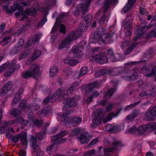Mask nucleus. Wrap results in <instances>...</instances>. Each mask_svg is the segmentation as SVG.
Instances as JSON below:
<instances>
[{
  "mask_svg": "<svg viewBox=\"0 0 156 156\" xmlns=\"http://www.w3.org/2000/svg\"><path fill=\"white\" fill-rule=\"evenodd\" d=\"M79 97L78 96H75L70 98L69 99H66L63 101L64 104H66L62 108L63 113H58L57 114V119L58 121L61 122V123L63 125H67L69 123L68 121V115L72 112L69 110L68 107H74L78 104V100Z\"/></svg>",
  "mask_w": 156,
  "mask_h": 156,
  "instance_id": "obj_1",
  "label": "nucleus"
},
{
  "mask_svg": "<svg viewBox=\"0 0 156 156\" xmlns=\"http://www.w3.org/2000/svg\"><path fill=\"white\" fill-rule=\"evenodd\" d=\"M89 26L87 25V23H81L79 27L80 31L78 30L71 32L67 37L58 44L57 47L58 49L61 50L68 48L73 41L81 35V32L85 30Z\"/></svg>",
  "mask_w": 156,
  "mask_h": 156,
  "instance_id": "obj_2",
  "label": "nucleus"
},
{
  "mask_svg": "<svg viewBox=\"0 0 156 156\" xmlns=\"http://www.w3.org/2000/svg\"><path fill=\"white\" fill-rule=\"evenodd\" d=\"M74 89L73 87H71L66 90L62 88H59L56 90L53 94V96H48L43 101L44 105L48 104L49 102L52 103L55 101L57 98H66L68 95H71L74 91Z\"/></svg>",
  "mask_w": 156,
  "mask_h": 156,
  "instance_id": "obj_3",
  "label": "nucleus"
},
{
  "mask_svg": "<svg viewBox=\"0 0 156 156\" xmlns=\"http://www.w3.org/2000/svg\"><path fill=\"white\" fill-rule=\"evenodd\" d=\"M19 4H22L24 6L27 5V2H23V1H22L21 2H18V3L17 2H14L13 3V5L15 7L12 6L9 8L6 6H4L3 7V8L9 14L14 12L15 11H16L17 9H18L19 11L16 12L15 14L17 16L21 15L23 17L22 18L20 19L19 20L22 21L24 20L26 17L25 16L23 12V10L21 6L19 5Z\"/></svg>",
  "mask_w": 156,
  "mask_h": 156,
  "instance_id": "obj_4",
  "label": "nucleus"
},
{
  "mask_svg": "<svg viewBox=\"0 0 156 156\" xmlns=\"http://www.w3.org/2000/svg\"><path fill=\"white\" fill-rule=\"evenodd\" d=\"M105 113L103 112V110L98 109L95 113L94 118L93 119V122L94 124L96 125H98L101 123L102 121L104 123H105L108 121L111 120L112 117H116L115 114L113 113H111L106 116L105 119H104Z\"/></svg>",
  "mask_w": 156,
  "mask_h": 156,
  "instance_id": "obj_5",
  "label": "nucleus"
},
{
  "mask_svg": "<svg viewBox=\"0 0 156 156\" xmlns=\"http://www.w3.org/2000/svg\"><path fill=\"white\" fill-rule=\"evenodd\" d=\"M113 36L116 37V35L114 33L112 34H105L103 30L101 29L100 32H98L95 35L93 40V43H95L98 42H102L106 44L112 41Z\"/></svg>",
  "mask_w": 156,
  "mask_h": 156,
  "instance_id": "obj_6",
  "label": "nucleus"
},
{
  "mask_svg": "<svg viewBox=\"0 0 156 156\" xmlns=\"http://www.w3.org/2000/svg\"><path fill=\"white\" fill-rule=\"evenodd\" d=\"M20 67L19 64H16V61H14L11 63L9 61H7L0 66V73L4 71L9 67L4 76L7 77L12 74L15 71L19 69Z\"/></svg>",
  "mask_w": 156,
  "mask_h": 156,
  "instance_id": "obj_7",
  "label": "nucleus"
},
{
  "mask_svg": "<svg viewBox=\"0 0 156 156\" xmlns=\"http://www.w3.org/2000/svg\"><path fill=\"white\" fill-rule=\"evenodd\" d=\"M66 133V132L65 131H62L57 135L52 136L51 139L52 144L47 147V151L48 152L50 151L53 148L54 144H57L65 142L66 141V139L61 137L65 136Z\"/></svg>",
  "mask_w": 156,
  "mask_h": 156,
  "instance_id": "obj_8",
  "label": "nucleus"
},
{
  "mask_svg": "<svg viewBox=\"0 0 156 156\" xmlns=\"http://www.w3.org/2000/svg\"><path fill=\"white\" fill-rule=\"evenodd\" d=\"M139 82L140 83L141 82L140 87L148 89L146 91L140 94H139L140 98L146 96L151 97V96L154 95L156 93V85L153 84H152L150 83L143 85L142 84L143 82L142 80H140Z\"/></svg>",
  "mask_w": 156,
  "mask_h": 156,
  "instance_id": "obj_9",
  "label": "nucleus"
},
{
  "mask_svg": "<svg viewBox=\"0 0 156 156\" xmlns=\"http://www.w3.org/2000/svg\"><path fill=\"white\" fill-rule=\"evenodd\" d=\"M120 126H122L121 128H120V126L118 125H112L108 124L104 127L103 129L104 131L106 132L115 133L124 129V126L123 124L121 125Z\"/></svg>",
  "mask_w": 156,
  "mask_h": 156,
  "instance_id": "obj_10",
  "label": "nucleus"
},
{
  "mask_svg": "<svg viewBox=\"0 0 156 156\" xmlns=\"http://www.w3.org/2000/svg\"><path fill=\"white\" fill-rule=\"evenodd\" d=\"M152 67L151 66L147 67L145 66L142 69V72L144 75L147 77L151 76L154 75V79L156 81V65L151 70L150 68Z\"/></svg>",
  "mask_w": 156,
  "mask_h": 156,
  "instance_id": "obj_11",
  "label": "nucleus"
},
{
  "mask_svg": "<svg viewBox=\"0 0 156 156\" xmlns=\"http://www.w3.org/2000/svg\"><path fill=\"white\" fill-rule=\"evenodd\" d=\"M40 108V105L36 103L30 104L27 107V113L28 115L29 119H32L34 118V115L33 112L39 110Z\"/></svg>",
  "mask_w": 156,
  "mask_h": 156,
  "instance_id": "obj_12",
  "label": "nucleus"
},
{
  "mask_svg": "<svg viewBox=\"0 0 156 156\" xmlns=\"http://www.w3.org/2000/svg\"><path fill=\"white\" fill-rule=\"evenodd\" d=\"M90 60L94 62L103 64L108 62V58L105 56L96 55L91 56L90 58Z\"/></svg>",
  "mask_w": 156,
  "mask_h": 156,
  "instance_id": "obj_13",
  "label": "nucleus"
},
{
  "mask_svg": "<svg viewBox=\"0 0 156 156\" xmlns=\"http://www.w3.org/2000/svg\"><path fill=\"white\" fill-rule=\"evenodd\" d=\"M152 26V24H151L149 25L148 27L144 26L142 27H141L140 26H137V28H136V30L135 31V34L136 36L134 38L133 40L134 41L136 40L137 38L140 37L146 31L148 28H150Z\"/></svg>",
  "mask_w": 156,
  "mask_h": 156,
  "instance_id": "obj_14",
  "label": "nucleus"
},
{
  "mask_svg": "<svg viewBox=\"0 0 156 156\" xmlns=\"http://www.w3.org/2000/svg\"><path fill=\"white\" fill-rule=\"evenodd\" d=\"M132 22V19L129 17L127 16L122 23V25L123 26H125V28L128 30L127 32H125L126 35H130L131 34V31L130 29L132 27L131 25Z\"/></svg>",
  "mask_w": 156,
  "mask_h": 156,
  "instance_id": "obj_15",
  "label": "nucleus"
},
{
  "mask_svg": "<svg viewBox=\"0 0 156 156\" xmlns=\"http://www.w3.org/2000/svg\"><path fill=\"white\" fill-rule=\"evenodd\" d=\"M91 0L86 1L85 3L83 4H80L76 6L77 10L76 12H79L82 11L83 13L87 11L89 9V7L90 6V3Z\"/></svg>",
  "mask_w": 156,
  "mask_h": 156,
  "instance_id": "obj_16",
  "label": "nucleus"
},
{
  "mask_svg": "<svg viewBox=\"0 0 156 156\" xmlns=\"http://www.w3.org/2000/svg\"><path fill=\"white\" fill-rule=\"evenodd\" d=\"M145 117L147 120H149L156 118V105L152 109L147 110L145 114Z\"/></svg>",
  "mask_w": 156,
  "mask_h": 156,
  "instance_id": "obj_17",
  "label": "nucleus"
},
{
  "mask_svg": "<svg viewBox=\"0 0 156 156\" xmlns=\"http://www.w3.org/2000/svg\"><path fill=\"white\" fill-rule=\"evenodd\" d=\"M29 69L33 76V77L35 78L39 76L40 72V66L37 64H35L31 65L29 68Z\"/></svg>",
  "mask_w": 156,
  "mask_h": 156,
  "instance_id": "obj_18",
  "label": "nucleus"
},
{
  "mask_svg": "<svg viewBox=\"0 0 156 156\" xmlns=\"http://www.w3.org/2000/svg\"><path fill=\"white\" fill-rule=\"evenodd\" d=\"M42 36L41 33L35 34L33 37L29 39L25 45V47L27 48L32 44L38 42Z\"/></svg>",
  "mask_w": 156,
  "mask_h": 156,
  "instance_id": "obj_19",
  "label": "nucleus"
},
{
  "mask_svg": "<svg viewBox=\"0 0 156 156\" xmlns=\"http://www.w3.org/2000/svg\"><path fill=\"white\" fill-rule=\"evenodd\" d=\"M37 140L36 139L32 136L31 139V147L33 148L32 151V155H35L36 152H41L39 147L36 144Z\"/></svg>",
  "mask_w": 156,
  "mask_h": 156,
  "instance_id": "obj_20",
  "label": "nucleus"
},
{
  "mask_svg": "<svg viewBox=\"0 0 156 156\" xmlns=\"http://www.w3.org/2000/svg\"><path fill=\"white\" fill-rule=\"evenodd\" d=\"M138 76V74L136 73L129 72L127 73L126 75L123 77V78L126 81H132L137 79Z\"/></svg>",
  "mask_w": 156,
  "mask_h": 156,
  "instance_id": "obj_21",
  "label": "nucleus"
},
{
  "mask_svg": "<svg viewBox=\"0 0 156 156\" xmlns=\"http://www.w3.org/2000/svg\"><path fill=\"white\" fill-rule=\"evenodd\" d=\"M121 144L119 142H116L114 143L113 146L112 148H104L103 150L104 154L105 155L111 151L118 149L119 147L120 146Z\"/></svg>",
  "mask_w": 156,
  "mask_h": 156,
  "instance_id": "obj_22",
  "label": "nucleus"
},
{
  "mask_svg": "<svg viewBox=\"0 0 156 156\" xmlns=\"http://www.w3.org/2000/svg\"><path fill=\"white\" fill-rule=\"evenodd\" d=\"M90 138L89 134L88 133H85L79 136H77L76 138V139H79L80 142L82 144L88 143Z\"/></svg>",
  "mask_w": 156,
  "mask_h": 156,
  "instance_id": "obj_23",
  "label": "nucleus"
},
{
  "mask_svg": "<svg viewBox=\"0 0 156 156\" xmlns=\"http://www.w3.org/2000/svg\"><path fill=\"white\" fill-rule=\"evenodd\" d=\"M27 134L26 132L23 133L21 137V145L22 148L26 149L28 144V141L27 139Z\"/></svg>",
  "mask_w": 156,
  "mask_h": 156,
  "instance_id": "obj_24",
  "label": "nucleus"
},
{
  "mask_svg": "<svg viewBox=\"0 0 156 156\" xmlns=\"http://www.w3.org/2000/svg\"><path fill=\"white\" fill-rule=\"evenodd\" d=\"M79 47L77 46L73 47L72 50L73 54V56L76 58H80L82 57V53L80 50L79 49Z\"/></svg>",
  "mask_w": 156,
  "mask_h": 156,
  "instance_id": "obj_25",
  "label": "nucleus"
},
{
  "mask_svg": "<svg viewBox=\"0 0 156 156\" xmlns=\"http://www.w3.org/2000/svg\"><path fill=\"white\" fill-rule=\"evenodd\" d=\"M135 2L136 0H128L126 5L122 9V12H126L129 11L131 9Z\"/></svg>",
  "mask_w": 156,
  "mask_h": 156,
  "instance_id": "obj_26",
  "label": "nucleus"
},
{
  "mask_svg": "<svg viewBox=\"0 0 156 156\" xmlns=\"http://www.w3.org/2000/svg\"><path fill=\"white\" fill-rule=\"evenodd\" d=\"M117 0H106L104 5L102 8V11L104 12H106L110 5L113 3H115Z\"/></svg>",
  "mask_w": 156,
  "mask_h": 156,
  "instance_id": "obj_27",
  "label": "nucleus"
},
{
  "mask_svg": "<svg viewBox=\"0 0 156 156\" xmlns=\"http://www.w3.org/2000/svg\"><path fill=\"white\" fill-rule=\"evenodd\" d=\"M23 91V89H20L17 94H15L12 101V103L13 105L16 104L18 102L21 98Z\"/></svg>",
  "mask_w": 156,
  "mask_h": 156,
  "instance_id": "obj_28",
  "label": "nucleus"
},
{
  "mask_svg": "<svg viewBox=\"0 0 156 156\" xmlns=\"http://www.w3.org/2000/svg\"><path fill=\"white\" fill-rule=\"evenodd\" d=\"M78 61L74 59L72 57H67L64 60V62L67 64H69L70 66H74L78 63Z\"/></svg>",
  "mask_w": 156,
  "mask_h": 156,
  "instance_id": "obj_29",
  "label": "nucleus"
},
{
  "mask_svg": "<svg viewBox=\"0 0 156 156\" xmlns=\"http://www.w3.org/2000/svg\"><path fill=\"white\" fill-rule=\"evenodd\" d=\"M112 72L109 70L103 69L100 70L95 74V76L96 78H98L102 76L106 75L107 74H110Z\"/></svg>",
  "mask_w": 156,
  "mask_h": 156,
  "instance_id": "obj_30",
  "label": "nucleus"
},
{
  "mask_svg": "<svg viewBox=\"0 0 156 156\" xmlns=\"http://www.w3.org/2000/svg\"><path fill=\"white\" fill-rule=\"evenodd\" d=\"M148 130H150L148 124L146 125L139 126L137 129V133L142 134Z\"/></svg>",
  "mask_w": 156,
  "mask_h": 156,
  "instance_id": "obj_31",
  "label": "nucleus"
},
{
  "mask_svg": "<svg viewBox=\"0 0 156 156\" xmlns=\"http://www.w3.org/2000/svg\"><path fill=\"white\" fill-rule=\"evenodd\" d=\"M118 83V82L116 81L115 82V87L114 88H111L108 91L105 96V99L109 98H110L112 95L114 93L115 91L116 90V86Z\"/></svg>",
  "mask_w": 156,
  "mask_h": 156,
  "instance_id": "obj_32",
  "label": "nucleus"
},
{
  "mask_svg": "<svg viewBox=\"0 0 156 156\" xmlns=\"http://www.w3.org/2000/svg\"><path fill=\"white\" fill-rule=\"evenodd\" d=\"M15 122V120H13L9 122H5L3 126H2L0 127V134L3 133L5 131L7 130L6 129L7 128V127L12 124L14 123Z\"/></svg>",
  "mask_w": 156,
  "mask_h": 156,
  "instance_id": "obj_33",
  "label": "nucleus"
},
{
  "mask_svg": "<svg viewBox=\"0 0 156 156\" xmlns=\"http://www.w3.org/2000/svg\"><path fill=\"white\" fill-rule=\"evenodd\" d=\"M99 85V84L97 81L92 83L90 84L86 85V90L87 92H90L93 90V88L98 87Z\"/></svg>",
  "mask_w": 156,
  "mask_h": 156,
  "instance_id": "obj_34",
  "label": "nucleus"
},
{
  "mask_svg": "<svg viewBox=\"0 0 156 156\" xmlns=\"http://www.w3.org/2000/svg\"><path fill=\"white\" fill-rule=\"evenodd\" d=\"M82 120V118L75 116L70 121V122L72 126H74L80 124Z\"/></svg>",
  "mask_w": 156,
  "mask_h": 156,
  "instance_id": "obj_35",
  "label": "nucleus"
},
{
  "mask_svg": "<svg viewBox=\"0 0 156 156\" xmlns=\"http://www.w3.org/2000/svg\"><path fill=\"white\" fill-rule=\"evenodd\" d=\"M31 50L30 49H26L24 51L21 53L18 58L19 61L21 60L23 58L27 57L28 55L30 54Z\"/></svg>",
  "mask_w": 156,
  "mask_h": 156,
  "instance_id": "obj_36",
  "label": "nucleus"
},
{
  "mask_svg": "<svg viewBox=\"0 0 156 156\" xmlns=\"http://www.w3.org/2000/svg\"><path fill=\"white\" fill-rule=\"evenodd\" d=\"M51 109L50 107L47 106L44 108L41 111L38 112V115L41 117L47 115Z\"/></svg>",
  "mask_w": 156,
  "mask_h": 156,
  "instance_id": "obj_37",
  "label": "nucleus"
},
{
  "mask_svg": "<svg viewBox=\"0 0 156 156\" xmlns=\"http://www.w3.org/2000/svg\"><path fill=\"white\" fill-rule=\"evenodd\" d=\"M58 72V68L55 66L52 67L49 71V75L50 76H53L55 75Z\"/></svg>",
  "mask_w": 156,
  "mask_h": 156,
  "instance_id": "obj_38",
  "label": "nucleus"
},
{
  "mask_svg": "<svg viewBox=\"0 0 156 156\" xmlns=\"http://www.w3.org/2000/svg\"><path fill=\"white\" fill-rule=\"evenodd\" d=\"M107 56L109 57V58H111L112 61L116 62L119 60L118 59H117L116 58L115 59L113 51L112 49H109L107 51Z\"/></svg>",
  "mask_w": 156,
  "mask_h": 156,
  "instance_id": "obj_39",
  "label": "nucleus"
},
{
  "mask_svg": "<svg viewBox=\"0 0 156 156\" xmlns=\"http://www.w3.org/2000/svg\"><path fill=\"white\" fill-rule=\"evenodd\" d=\"M25 12L27 15H29L32 16H34L36 15L37 13V10L35 9H26L25 11Z\"/></svg>",
  "mask_w": 156,
  "mask_h": 156,
  "instance_id": "obj_40",
  "label": "nucleus"
},
{
  "mask_svg": "<svg viewBox=\"0 0 156 156\" xmlns=\"http://www.w3.org/2000/svg\"><path fill=\"white\" fill-rule=\"evenodd\" d=\"M22 75L24 78L26 79H29L30 77H33V75L29 69L27 71L23 72Z\"/></svg>",
  "mask_w": 156,
  "mask_h": 156,
  "instance_id": "obj_41",
  "label": "nucleus"
},
{
  "mask_svg": "<svg viewBox=\"0 0 156 156\" xmlns=\"http://www.w3.org/2000/svg\"><path fill=\"white\" fill-rule=\"evenodd\" d=\"M41 52L39 50H37L35 51L31 59V61H35L41 55Z\"/></svg>",
  "mask_w": 156,
  "mask_h": 156,
  "instance_id": "obj_42",
  "label": "nucleus"
},
{
  "mask_svg": "<svg viewBox=\"0 0 156 156\" xmlns=\"http://www.w3.org/2000/svg\"><path fill=\"white\" fill-rule=\"evenodd\" d=\"M136 45V44L133 43L129 46V47L124 51V53L125 55H128L131 51L134 49Z\"/></svg>",
  "mask_w": 156,
  "mask_h": 156,
  "instance_id": "obj_43",
  "label": "nucleus"
},
{
  "mask_svg": "<svg viewBox=\"0 0 156 156\" xmlns=\"http://www.w3.org/2000/svg\"><path fill=\"white\" fill-rule=\"evenodd\" d=\"M108 20V17H106V14H104L100 19L99 20V23L100 25L105 23V22H107Z\"/></svg>",
  "mask_w": 156,
  "mask_h": 156,
  "instance_id": "obj_44",
  "label": "nucleus"
},
{
  "mask_svg": "<svg viewBox=\"0 0 156 156\" xmlns=\"http://www.w3.org/2000/svg\"><path fill=\"white\" fill-rule=\"evenodd\" d=\"M93 18L92 15L91 14H89L84 18V21L87 24V25H90V23L92 20Z\"/></svg>",
  "mask_w": 156,
  "mask_h": 156,
  "instance_id": "obj_45",
  "label": "nucleus"
},
{
  "mask_svg": "<svg viewBox=\"0 0 156 156\" xmlns=\"http://www.w3.org/2000/svg\"><path fill=\"white\" fill-rule=\"evenodd\" d=\"M21 112L22 111L20 110H19L16 108H13L10 112V114L13 115L14 116L17 117Z\"/></svg>",
  "mask_w": 156,
  "mask_h": 156,
  "instance_id": "obj_46",
  "label": "nucleus"
},
{
  "mask_svg": "<svg viewBox=\"0 0 156 156\" xmlns=\"http://www.w3.org/2000/svg\"><path fill=\"white\" fill-rule=\"evenodd\" d=\"M23 133L21 132L19 134L14 136L12 137V140L14 143H16L18 142L19 139L21 138Z\"/></svg>",
  "mask_w": 156,
  "mask_h": 156,
  "instance_id": "obj_47",
  "label": "nucleus"
},
{
  "mask_svg": "<svg viewBox=\"0 0 156 156\" xmlns=\"http://www.w3.org/2000/svg\"><path fill=\"white\" fill-rule=\"evenodd\" d=\"M12 83L11 81H9L5 83L4 86L3 87L8 91L10 90L12 88Z\"/></svg>",
  "mask_w": 156,
  "mask_h": 156,
  "instance_id": "obj_48",
  "label": "nucleus"
},
{
  "mask_svg": "<svg viewBox=\"0 0 156 156\" xmlns=\"http://www.w3.org/2000/svg\"><path fill=\"white\" fill-rule=\"evenodd\" d=\"M87 71V68L86 66H83L81 69L80 72L79 77L81 76L86 74Z\"/></svg>",
  "mask_w": 156,
  "mask_h": 156,
  "instance_id": "obj_49",
  "label": "nucleus"
},
{
  "mask_svg": "<svg viewBox=\"0 0 156 156\" xmlns=\"http://www.w3.org/2000/svg\"><path fill=\"white\" fill-rule=\"evenodd\" d=\"M11 40V37H8L4 38L2 40L0 41V43H2L3 45L7 44Z\"/></svg>",
  "mask_w": 156,
  "mask_h": 156,
  "instance_id": "obj_50",
  "label": "nucleus"
},
{
  "mask_svg": "<svg viewBox=\"0 0 156 156\" xmlns=\"http://www.w3.org/2000/svg\"><path fill=\"white\" fill-rule=\"evenodd\" d=\"M24 43V40L23 39H20L19 42V45H20V48L18 50H16V51H15V52L14 53H18L21 50V49L22 48V47H23Z\"/></svg>",
  "mask_w": 156,
  "mask_h": 156,
  "instance_id": "obj_51",
  "label": "nucleus"
},
{
  "mask_svg": "<svg viewBox=\"0 0 156 156\" xmlns=\"http://www.w3.org/2000/svg\"><path fill=\"white\" fill-rule=\"evenodd\" d=\"M18 120L20 124L23 126L26 125L28 123L27 120H25L21 117L18 118Z\"/></svg>",
  "mask_w": 156,
  "mask_h": 156,
  "instance_id": "obj_52",
  "label": "nucleus"
},
{
  "mask_svg": "<svg viewBox=\"0 0 156 156\" xmlns=\"http://www.w3.org/2000/svg\"><path fill=\"white\" fill-rule=\"evenodd\" d=\"M136 114L134 112H133L132 113L128 115L126 117V119L131 121L136 116Z\"/></svg>",
  "mask_w": 156,
  "mask_h": 156,
  "instance_id": "obj_53",
  "label": "nucleus"
},
{
  "mask_svg": "<svg viewBox=\"0 0 156 156\" xmlns=\"http://www.w3.org/2000/svg\"><path fill=\"white\" fill-rule=\"evenodd\" d=\"M45 131H44L42 134L41 133H38L36 134L35 136L39 140H41L45 135Z\"/></svg>",
  "mask_w": 156,
  "mask_h": 156,
  "instance_id": "obj_54",
  "label": "nucleus"
},
{
  "mask_svg": "<svg viewBox=\"0 0 156 156\" xmlns=\"http://www.w3.org/2000/svg\"><path fill=\"white\" fill-rule=\"evenodd\" d=\"M140 101L134 103H133L132 104L127 106L124 108V110L126 111L127 110H128L130 108H133V107H135L136 105H137L138 104H139L140 103Z\"/></svg>",
  "mask_w": 156,
  "mask_h": 156,
  "instance_id": "obj_55",
  "label": "nucleus"
},
{
  "mask_svg": "<svg viewBox=\"0 0 156 156\" xmlns=\"http://www.w3.org/2000/svg\"><path fill=\"white\" fill-rule=\"evenodd\" d=\"M32 120L35 126L38 127L41 126L42 123V121H39L37 119H35L34 120L32 119Z\"/></svg>",
  "mask_w": 156,
  "mask_h": 156,
  "instance_id": "obj_56",
  "label": "nucleus"
},
{
  "mask_svg": "<svg viewBox=\"0 0 156 156\" xmlns=\"http://www.w3.org/2000/svg\"><path fill=\"white\" fill-rule=\"evenodd\" d=\"M148 124L150 130H156V122H151Z\"/></svg>",
  "mask_w": 156,
  "mask_h": 156,
  "instance_id": "obj_57",
  "label": "nucleus"
},
{
  "mask_svg": "<svg viewBox=\"0 0 156 156\" xmlns=\"http://www.w3.org/2000/svg\"><path fill=\"white\" fill-rule=\"evenodd\" d=\"M125 68L124 67H122L121 68H119L118 69H116L115 70V72L117 71L118 73H115V75L117 76L119 75H120L122 74L124 72L123 71V70H124Z\"/></svg>",
  "mask_w": 156,
  "mask_h": 156,
  "instance_id": "obj_58",
  "label": "nucleus"
},
{
  "mask_svg": "<svg viewBox=\"0 0 156 156\" xmlns=\"http://www.w3.org/2000/svg\"><path fill=\"white\" fill-rule=\"evenodd\" d=\"M47 21L46 17L45 16L42 19L41 21L39 23L38 25V27L39 28L42 27L44 25Z\"/></svg>",
  "mask_w": 156,
  "mask_h": 156,
  "instance_id": "obj_59",
  "label": "nucleus"
},
{
  "mask_svg": "<svg viewBox=\"0 0 156 156\" xmlns=\"http://www.w3.org/2000/svg\"><path fill=\"white\" fill-rule=\"evenodd\" d=\"M129 41H125L122 42L120 45V46L122 48H124L130 44Z\"/></svg>",
  "mask_w": 156,
  "mask_h": 156,
  "instance_id": "obj_60",
  "label": "nucleus"
},
{
  "mask_svg": "<svg viewBox=\"0 0 156 156\" xmlns=\"http://www.w3.org/2000/svg\"><path fill=\"white\" fill-rule=\"evenodd\" d=\"M95 152V150H90L88 151L85 153L84 155L85 156H91L94 154Z\"/></svg>",
  "mask_w": 156,
  "mask_h": 156,
  "instance_id": "obj_61",
  "label": "nucleus"
},
{
  "mask_svg": "<svg viewBox=\"0 0 156 156\" xmlns=\"http://www.w3.org/2000/svg\"><path fill=\"white\" fill-rule=\"evenodd\" d=\"M80 131V128H75L72 130V134L73 135H77L79 134Z\"/></svg>",
  "mask_w": 156,
  "mask_h": 156,
  "instance_id": "obj_62",
  "label": "nucleus"
},
{
  "mask_svg": "<svg viewBox=\"0 0 156 156\" xmlns=\"http://www.w3.org/2000/svg\"><path fill=\"white\" fill-rule=\"evenodd\" d=\"M8 91L3 87L0 89V96L2 97L5 95V94Z\"/></svg>",
  "mask_w": 156,
  "mask_h": 156,
  "instance_id": "obj_63",
  "label": "nucleus"
},
{
  "mask_svg": "<svg viewBox=\"0 0 156 156\" xmlns=\"http://www.w3.org/2000/svg\"><path fill=\"white\" fill-rule=\"evenodd\" d=\"M22 148L21 149L19 152V155L20 156H26V153L25 150Z\"/></svg>",
  "mask_w": 156,
  "mask_h": 156,
  "instance_id": "obj_64",
  "label": "nucleus"
}]
</instances>
